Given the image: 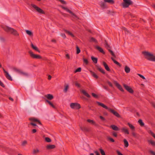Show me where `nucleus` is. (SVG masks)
<instances>
[{
	"label": "nucleus",
	"mask_w": 155,
	"mask_h": 155,
	"mask_svg": "<svg viewBox=\"0 0 155 155\" xmlns=\"http://www.w3.org/2000/svg\"><path fill=\"white\" fill-rule=\"evenodd\" d=\"M111 59L114 62L119 66V67H120L121 66V65L120 64V63H119L117 61H116L114 59V58H113L112 57L111 58Z\"/></svg>",
	"instance_id": "27"
},
{
	"label": "nucleus",
	"mask_w": 155,
	"mask_h": 155,
	"mask_svg": "<svg viewBox=\"0 0 155 155\" xmlns=\"http://www.w3.org/2000/svg\"><path fill=\"white\" fill-rule=\"evenodd\" d=\"M27 141L26 140L24 141L22 143V146H24L25 145L27 144Z\"/></svg>",
	"instance_id": "50"
},
{
	"label": "nucleus",
	"mask_w": 155,
	"mask_h": 155,
	"mask_svg": "<svg viewBox=\"0 0 155 155\" xmlns=\"http://www.w3.org/2000/svg\"><path fill=\"white\" fill-rule=\"evenodd\" d=\"M125 71L126 73H129L130 71V68L127 66H126L124 68Z\"/></svg>",
	"instance_id": "31"
},
{
	"label": "nucleus",
	"mask_w": 155,
	"mask_h": 155,
	"mask_svg": "<svg viewBox=\"0 0 155 155\" xmlns=\"http://www.w3.org/2000/svg\"><path fill=\"white\" fill-rule=\"evenodd\" d=\"M68 88V85H67L65 86V88L64 90V92L65 93H66L67 91Z\"/></svg>",
	"instance_id": "43"
},
{
	"label": "nucleus",
	"mask_w": 155,
	"mask_h": 155,
	"mask_svg": "<svg viewBox=\"0 0 155 155\" xmlns=\"http://www.w3.org/2000/svg\"><path fill=\"white\" fill-rule=\"evenodd\" d=\"M55 147V146L54 145H49L47 146V148L48 149H51L54 148Z\"/></svg>",
	"instance_id": "26"
},
{
	"label": "nucleus",
	"mask_w": 155,
	"mask_h": 155,
	"mask_svg": "<svg viewBox=\"0 0 155 155\" xmlns=\"http://www.w3.org/2000/svg\"><path fill=\"white\" fill-rule=\"evenodd\" d=\"M97 69L100 72L103 73L104 74H105V73L104 71V70L101 67L98 66L97 67Z\"/></svg>",
	"instance_id": "23"
},
{
	"label": "nucleus",
	"mask_w": 155,
	"mask_h": 155,
	"mask_svg": "<svg viewBox=\"0 0 155 155\" xmlns=\"http://www.w3.org/2000/svg\"><path fill=\"white\" fill-rule=\"evenodd\" d=\"M150 153L152 155H155V152L153 151L150 150Z\"/></svg>",
	"instance_id": "60"
},
{
	"label": "nucleus",
	"mask_w": 155,
	"mask_h": 155,
	"mask_svg": "<svg viewBox=\"0 0 155 155\" xmlns=\"http://www.w3.org/2000/svg\"><path fill=\"white\" fill-rule=\"evenodd\" d=\"M65 56H66V58L68 59H70V56H69V54H66Z\"/></svg>",
	"instance_id": "58"
},
{
	"label": "nucleus",
	"mask_w": 155,
	"mask_h": 155,
	"mask_svg": "<svg viewBox=\"0 0 155 155\" xmlns=\"http://www.w3.org/2000/svg\"><path fill=\"white\" fill-rule=\"evenodd\" d=\"M80 129L82 131L84 132H87L89 131V129L86 127H81Z\"/></svg>",
	"instance_id": "16"
},
{
	"label": "nucleus",
	"mask_w": 155,
	"mask_h": 155,
	"mask_svg": "<svg viewBox=\"0 0 155 155\" xmlns=\"http://www.w3.org/2000/svg\"><path fill=\"white\" fill-rule=\"evenodd\" d=\"M132 135L134 137H136V133L134 132H132Z\"/></svg>",
	"instance_id": "63"
},
{
	"label": "nucleus",
	"mask_w": 155,
	"mask_h": 155,
	"mask_svg": "<svg viewBox=\"0 0 155 155\" xmlns=\"http://www.w3.org/2000/svg\"><path fill=\"white\" fill-rule=\"evenodd\" d=\"M96 48L100 52L104 54H105V52L104 51L103 49L101 48V47H99V46H96Z\"/></svg>",
	"instance_id": "17"
},
{
	"label": "nucleus",
	"mask_w": 155,
	"mask_h": 155,
	"mask_svg": "<svg viewBox=\"0 0 155 155\" xmlns=\"http://www.w3.org/2000/svg\"><path fill=\"white\" fill-rule=\"evenodd\" d=\"M3 28L5 31L10 33L15 36L18 37L19 36V34L18 32L13 28L6 26L4 27Z\"/></svg>",
	"instance_id": "1"
},
{
	"label": "nucleus",
	"mask_w": 155,
	"mask_h": 155,
	"mask_svg": "<svg viewBox=\"0 0 155 155\" xmlns=\"http://www.w3.org/2000/svg\"><path fill=\"white\" fill-rule=\"evenodd\" d=\"M62 8L66 10L68 12L70 13L75 18H78L77 16L72 12L71 11L69 10L68 8L65 7H62Z\"/></svg>",
	"instance_id": "12"
},
{
	"label": "nucleus",
	"mask_w": 155,
	"mask_h": 155,
	"mask_svg": "<svg viewBox=\"0 0 155 155\" xmlns=\"http://www.w3.org/2000/svg\"><path fill=\"white\" fill-rule=\"evenodd\" d=\"M112 135L114 136L115 137H117V133L116 132H112Z\"/></svg>",
	"instance_id": "52"
},
{
	"label": "nucleus",
	"mask_w": 155,
	"mask_h": 155,
	"mask_svg": "<svg viewBox=\"0 0 155 155\" xmlns=\"http://www.w3.org/2000/svg\"><path fill=\"white\" fill-rule=\"evenodd\" d=\"M104 2H107L110 4H113L115 2L114 0H104Z\"/></svg>",
	"instance_id": "22"
},
{
	"label": "nucleus",
	"mask_w": 155,
	"mask_h": 155,
	"mask_svg": "<svg viewBox=\"0 0 155 155\" xmlns=\"http://www.w3.org/2000/svg\"><path fill=\"white\" fill-rule=\"evenodd\" d=\"M75 85L78 87H80V84L77 82H75Z\"/></svg>",
	"instance_id": "61"
},
{
	"label": "nucleus",
	"mask_w": 155,
	"mask_h": 155,
	"mask_svg": "<svg viewBox=\"0 0 155 155\" xmlns=\"http://www.w3.org/2000/svg\"><path fill=\"white\" fill-rule=\"evenodd\" d=\"M64 31L68 35L71 36L72 37H74V35L70 31H68L66 30H64Z\"/></svg>",
	"instance_id": "34"
},
{
	"label": "nucleus",
	"mask_w": 155,
	"mask_h": 155,
	"mask_svg": "<svg viewBox=\"0 0 155 155\" xmlns=\"http://www.w3.org/2000/svg\"><path fill=\"white\" fill-rule=\"evenodd\" d=\"M46 101L48 103V104L51 107H52L53 108H55V106L53 104L51 103L50 101L48 100H47Z\"/></svg>",
	"instance_id": "36"
},
{
	"label": "nucleus",
	"mask_w": 155,
	"mask_h": 155,
	"mask_svg": "<svg viewBox=\"0 0 155 155\" xmlns=\"http://www.w3.org/2000/svg\"><path fill=\"white\" fill-rule=\"evenodd\" d=\"M127 125H128L130 128L131 130H135V128L134 127L132 124H130L129 123H127Z\"/></svg>",
	"instance_id": "28"
},
{
	"label": "nucleus",
	"mask_w": 155,
	"mask_h": 155,
	"mask_svg": "<svg viewBox=\"0 0 155 155\" xmlns=\"http://www.w3.org/2000/svg\"><path fill=\"white\" fill-rule=\"evenodd\" d=\"M81 68H78L74 72L76 73L77 72H80L81 71Z\"/></svg>",
	"instance_id": "47"
},
{
	"label": "nucleus",
	"mask_w": 155,
	"mask_h": 155,
	"mask_svg": "<svg viewBox=\"0 0 155 155\" xmlns=\"http://www.w3.org/2000/svg\"><path fill=\"white\" fill-rule=\"evenodd\" d=\"M142 53L145 58L147 60L155 62V56L153 54L147 51H143Z\"/></svg>",
	"instance_id": "3"
},
{
	"label": "nucleus",
	"mask_w": 155,
	"mask_h": 155,
	"mask_svg": "<svg viewBox=\"0 0 155 155\" xmlns=\"http://www.w3.org/2000/svg\"><path fill=\"white\" fill-rule=\"evenodd\" d=\"M20 74L23 75L25 76H28V74L27 73L25 72H24L21 70V71L20 73Z\"/></svg>",
	"instance_id": "40"
},
{
	"label": "nucleus",
	"mask_w": 155,
	"mask_h": 155,
	"mask_svg": "<svg viewBox=\"0 0 155 155\" xmlns=\"http://www.w3.org/2000/svg\"><path fill=\"white\" fill-rule=\"evenodd\" d=\"M87 121L89 123H90L91 124L94 125L95 126H96L97 125V124H96V122L93 120H91L90 119H87Z\"/></svg>",
	"instance_id": "25"
},
{
	"label": "nucleus",
	"mask_w": 155,
	"mask_h": 155,
	"mask_svg": "<svg viewBox=\"0 0 155 155\" xmlns=\"http://www.w3.org/2000/svg\"><path fill=\"white\" fill-rule=\"evenodd\" d=\"M123 142L124 143V147H127L129 146V143L127 141L124 139L123 140Z\"/></svg>",
	"instance_id": "21"
},
{
	"label": "nucleus",
	"mask_w": 155,
	"mask_h": 155,
	"mask_svg": "<svg viewBox=\"0 0 155 155\" xmlns=\"http://www.w3.org/2000/svg\"><path fill=\"white\" fill-rule=\"evenodd\" d=\"M113 82L120 90L122 92L124 91V90L121 86L118 83L117 81H113Z\"/></svg>",
	"instance_id": "9"
},
{
	"label": "nucleus",
	"mask_w": 155,
	"mask_h": 155,
	"mask_svg": "<svg viewBox=\"0 0 155 155\" xmlns=\"http://www.w3.org/2000/svg\"><path fill=\"white\" fill-rule=\"evenodd\" d=\"M45 140L46 141L48 142H50L51 141V139L48 137H45Z\"/></svg>",
	"instance_id": "46"
},
{
	"label": "nucleus",
	"mask_w": 155,
	"mask_h": 155,
	"mask_svg": "<svg viewBox=\"0 0 155 155\" xmlns=\"http://www.w3.org/2000/svg\"><path fill=\"white\" fill-rule=\"evenodd\" d=\"M92 96L93 97H94L95 98L97 97H98L97 95L94 93H92Z\"/></svg>",
	"instance_id": "55"
},
{
	"label": "nucleus",
	"mask_w": 155,
	"mask_h": 155,
	"mask_svg": "<svg viewBox=\"0 0 155 155\" xmlns=\"http://www.w3.org/2000/svg\"><path fill=\"white\" fill-rule=\"evenodd\" d=\"M150 153L152 155H155V152L153 151L150 150Z\"/></svg>",
	"instance_id": "59"
},
{
	"label": "nucleus",
	"mask_w": 155,
	"mask_h": 155,
	"mask_svg": "<svg viewBox=\"0 0 155 155\" xmlns=\"http://www.w3.org/2000/svg\"><path fill=\"white\" fill-rule=\"evenodd\" d=\"M81 93L85 96H86L88 98H90L91 97L90 95L86 92V91L84 90H82L81 91Z\"/></svg>",
	"instance_id": "14"
},
{
	"label": "nucleus",
	"mask_w": 155,
	"mask_h": 155,
	"mask_svg": "<svg viewBox=\"0 0 155 155\" xmlns=\"http://www.w3.org/2000/svg\"><path fill=\"white\" fill-rule=\"evenodd\" d=\"M138 75L139 76L140 78H142L143 79H145V78L144 77V76H143V75L140 74H138Z\"/></svg>",
	"instance_id": "53"
},
{
	"label": "nucleus",
	"mask_w": 155,
	"mask_h": 155,
	"mask_svg": "<svg viewBox=\"0 0 155 155\" xmlns=\"http://www.w3.org/2000/svg\"><path fill=\"white\" fill-rule=\"evenodd\" d=\"M138 122L139 124H140V125L141 126H144V124L142 121V120H141V119L139 120L138 121Z\"/></svg>",
	"instance_id": "39"
},
{
	"label": "nucleus",
	"mask_w": 155,
	"mask_h": 155,
	"mask_svg": "<svg viewBox=\"0 0 155 155\" xmlns=\"http://www.w3.org/2000/svg\"><path fill=\"white\" fill-rule=\"evenodd\" d=\"M121 132L124 133L125 134H129V132L128 128L126 127H122L121 129Z\"/></svg>",
	"instance_id": "13"
},
{
	"label": "nucleus",
	"mask_w": 155,
	"mask_h": 155,
	"mask_svg": "<svg viewBox=\"0 0 155 155\" xmlns=\"http://www.w3.org/2000/svg\"><path fill=\"white\" fill-rule=\"evenodd\" d=\"M76 48L77 49V54H78L80 52L81 50L78 46H76Z\"/></svg>",
	"instance_id": "44"
},
{
	"label": "nucleus",
	"mask_w": 155,
	"mask_h": 155,
	"mask_svg": "<svg viewBox=\"0 0 155 155\" xmlns=\"http://www.w3.org/2000/svg\"><path fill=\"white\" fill-rule=\"evenodd\" d=\"M101 6L103 8H105L106 7V5L104 2H102L101 3Z\"/></svg>",
	"instance_id": "45"
},
{
	"label": "nucleus",
	"mask_w": 155,
	"mask_h": 155,
	"mask_svg": "<svg viewBox=\"0 0 155 155\" xmlns=\"http://www.w3.org/2000/svg\"><path fill=\"white\" fill-rule=\"evenodd\" d=\"M58 1L60 2H61V3L64 4H66V2L65 1H64V0H58Z\"/></svg>",
	"instance_id": "51"
},
{
	"label": "nucleus",
	"mask_w": 155,
	"mask_h": 155,
	"mask_svg": "<svg viewBox=\"0 0 155 155\" xmlns=\"http://www.w3.org/2000/svg\"><path fill=\"white\" fill-rule=\"evenodd\" d=\"M107 83L108 84V85H109L111 87H113V84H112L111 83V82H110V81H108L107 82Z\"/></svg>",
	"instance_id": "54"
},
{
	"label": "nucleus",
	"mask_w": 155,
	"mask_h": 155,
	"mask_svg": "<svg viewBox=\"0 0 155 155\" xmlns=\"http://www.w3.org/2000/svg\"><path fill=\"white\" fill-rule=\"evenodd\" d=\"M121 5L123 8H125L129 7V5L133 4V2L131 0H123Z\"/></svg>",
	"instance_id": "6"
},
{
	"label": "nucleus",
	"mask_w": 155,
	"mask_h": 155,
	"mask_svg": "<svg viewBox=\"0 0 155 155\" xmlns=\"http://www.w3.org/2000/svg\"><path fill=\"white\" fill-rule=\"evenodd\" d=\"M90 72L91 73V75L94 78L97 79L98 78V76L94 72L92 71H90Z\"/></svg>",
	"instance_id": "30"
},
{
	"label": "nucleus",
	"mask_w": 155,
	"mask_h": 155,
	"mask_svg": "<svg viewBox=\"0 0 155 155\" xmlns=\"http://www.w3.org/2000/svg\"><path fill=\"white\" fill-rule=\"evenodd\" d=\"M12 69L14 71L16 72L19 74H20V73L21 71V70L18 69L15 67L13 68Z\"/></svg>",
	"instance_id": "32"
},
{
	"label": "nucleus",
	"mask_w": 155,
	"mask_h": 155,
	"mask_svg": "<svg viewBox=\"0 0 155 155\" xmlns=\"http://www.w3.org/2000/svg\"><path fill=\"white\" fill-rule=\"evenodd\" d=\"M97 103L98 104L104 108L108 110L111 113L113 114L115 116L117 117L120 118V115L116 111H115L114 110L111 109L110 108H108L107 106L104 104H103L99 102H97Z\"/></svg>",
	"instance_id": "2"
},
{
	"label": "nucleus",
	"mask_w": 155,
	"mask_h": 155,
	"mask_svg": "<svg viewBox=\"0 0 155 155\" xmlns=\"http://www.w3.org/2000/svg\"><path fill=\"white\" fill-rule=\"evenodd\" d=\"M83 61L84 63L87 64L88 63V61L87 59L83 58Z\"/></svg>",
	"instance_id": "49"
},
{
	"label": "nucleus",
	"mask_w": 155,
	"mask_h": 155,
	"mask_svg": "<svg viewBox=\"0 0 155 155\" xmlns=\"http://www.w3.org/2000/svg\"><path fill=\"white\" fill-rule=\"evenodd\" d=\"M0 85L2 87H5V86L3 83L0 80Z\"/></svg>",
	"instance_id": "56"
},
{
	"label": "nucleus",
	"mask_w": 155,
	"mask_h": 155,
	"mask_svg": "<svg viewBox=\"0 0 155 155\" xmlns=\"http://www.w3.org/2000/svg\"><path fill=\"white\" fill-rule=\"evenodd\" d=\"M117 152L118 155H123L119 151L117 150Z\"/></svg>",
	"instance_id": "64"
},
{
	"label": "nucleus",
	"mask_w": 155,
	"mask_h": 155,
	"mask_svg": "<svg viewBox=\"0 0 155 155\" xmlns=\"http://www.w3.org/2000/svg\"><path fill=\"white\" fill-rule=\"evenodd\" d=\"M110 127L112 128L115 131H118L120 130L117 126L114 125H111Z\"/></svg>",
	"instance_id": "18"
},
{
	"label": "nucleus",
	"mask_w": 155,
	"mask_h": 155,
	"mask_svg": "<svg viewBox=\"0 0 155 155\" xmlns=\"http://www.w3.org/2000/svg\"><path fill=\"white\" fill-rule=\"evenodd\" d=\"M107 139L108 140L110 141L111 142H114V140L109 136H107Z\"/></svg>",
	"instance_id": "37"
},
{
	"label": "nucleus",
	"mask_w": 155,
	"mask_h": 155,
	"mask_svg": "<svg viewBox=\"0 0 155 155\" xmlns=\"http://www.w3.org/2000/svg\"><path fill=\"white\" fill-rule=\"evenodd\" d=\"M123 86L125 89L129 93H133L134 91L132 88L130 86H128L126 84H124Z\"/></svg>",
	"instance_id": "10"
},
{
	"label": "nucleus",
	"mask_w": 155,
	"mask_h": 155,
	"mask_svg": "<svg viewBox=\"0 0 155 155\" xmlns=\"http://www.w3.org/2000/svg\"><path fill=\"white\" fill-rule=\"evenodd\" d=\"M61 35L63 38H66V35L62 33L61 34Z\"/></svg>",
	"instance_id": "57"
},
{
	"label": "nucleus",
	"mask_w": 155,
	"mask_h": 155,
	"mask_svg": "<svg viewBox=\"0 0 155 155\" xmlns=\"http://www.w3.org/2000/svg\"><path fill=\"white\" fill-rule=\"evenodd\" d=\"M29 120L31 121V122L30 123V124L33 126H35L34 127L35 128H36V127H38V126L36 125V124L35 123V122H37L38 124L39 125H42L41 123L39 120L35 117H33L30 118Z\"/></svg>",
	"instance_id": "4"
},
{
	"label": "nucleus",
	"mask_w": 155,
	"mask_h": 155,
	"mask_svg": "<svg viewBox=\"0 0 155 155\" xmlns=\"http://www.w3.org/2000/svg\"><path fill=\"white\" fill-rule=\"evenodd\" d=\"M108 51H109L111 53V54L114 57H115V55L113 52L110 49H109Z\"/></svg>",
	"instance_id": "48"
},
{
	"label": "nucleus",
	"mask_w": 155,
	"mask_h": 155,
	"mask_svg": "<svg viewBox=\"0 0 155 155\" xmlns=\"http://www.w3.org/2000/svg\"><path fill=\"white\" fill-rule=\"evenodd\" d=\"M102 155H105V154L104 150L101 148L99 149Z\"/></svg>",
	"instance_id": "42"
},
{
	"label": "nucleus",
	"mask_w": 155,
	"mask_h": 155,
	"mask_svg": "<svg viewBox=\"0 0 155 155\" xmlns=\"http://www.w3.org/2000/svg\"><path fill=\"white\" fill-rule=\"evenodd\" d=\"M148 142L151 144L153 146H155V141L152 140H148Z\"/></svg>",
	"instance_id": "35"
},
{
	"label": "nucleus",
	"mask_w": 155,
	"mask_h": 155,
	"mask_svg": "<svg viewBox=\"0 0 155 155\" xmlns=\"http://www.w3.org/2000/svg\"><path fill=\"white\" fill-rule=\"evenodd\" d=\"M91 59L94 63H97V58L92 56L91 57Z\"/></svg>",
	"instance_id": "29"
},
{
	"label": "nucleus",
	"mask_w": 155,
	"mask_h": 155,
	"mask_svg": "<svg viewBox=\"0 0 155 155\" xmlns=\"http://www.w3.org/2000/svg\"><path fill=\"white\" fill-rule=\"evenodd\" d=\"M45 97L49 100H51L53 98V96L50 94H48L45 96Z\"/></svg>",
	"instance_id": "24"
},
{
	"label": "nucleus",
	"mask_w": 155,
	"mask_h": 155,
	"mask_svg": "<svg viewBox=\"0 0 155 155\" xmlns=\"http://www.w3.org/2000/svg\"><path fill=\"white\" fill-rule=\"evenodd\" d=\"M104 45L105 47L108 50H109V49H110V47L106 41H105Z\"/></svg>",
	"instance_id": "33"
},
{
	"label": "nucleus",
	"mask_w": 155,
	"mask_h": 155,
	"mask_svg": "<svg viewBox=\"0 0 155 155\" xmlns=\"http://www.w3.org/2000/svg\"><path fill=\"white\" fill-rule=\"evenodd\" d=\"M103 64L104 67L105 68L107 71H110V68H109L107 64L106 63V62H105L104 61H103Z\"/></svg>",
	"instance_id": "15"
},
{
	"label": "nucleus",
	"mask_w": 155,
	"mask_h": 155,
	"mask_svg": "<svg viewBox=\"0 0 155 155\" xmlns=\"http://www.w3.org/2000/svg\"><path fill=\"white\" fill-rule=\"evenodd\" d=\"M31 46L33 49L38 52L40 53V51L38 48L36 46H34L32 43H31Z\"/></svg>",
	"instance_id": "20"
},
{
	"label": "nucleus",
	"mask_w": 155,
	"mask_h": 155,
	"mask_svg": "<svg viewBox=\"0 0 155 155\" xmlns=\"http://www.w3.org/2000/svg\"><path fill=\"white\" fill-rule=\"evenodd\" d=\"M39 152V150L38 149H34L33 150V153L36 154L38 153Z\"/></svg>",
	"instance_id": "41"
},
{
	"label": "nucleus",
	"mask_w": 155,
	"mask_h": 155,
	"mask_svg": "<svg viewBox=\"0 0 155 155\" xmlns=\"http://www.w3.org/2000/svg\"><path fill=\"white\" fill-rule=\"evenodd\" d=\"M29 53L31 57L33 58L40 59L42 58L40 55L34 54L31 51H29Z\"/></svg>",
	"instance_id": "8"
},
{
	"label": "nucleus",
	"mask_w": 155,
	"mask_h": 155,
	"mask_svg": "<svg viewBox=\"0 0 155 155\" xmlns=\"http://www.w3.org/2000/svg\"><path fill=\"white\" fill-rule=\"evenodd\" d=\"M31 5L34 8L35 10L38 13L41 14H45V12L44 10L36 5L32 4H31Z\"/></svg>",
	"instance_id": "5"
},
{
	"label": "nucleus",
	"mask_w": 155,
	"mask_h": 155,
	"mask_svg": "<svg viewBox=\"0 0 155 155\" xmlns=\"http://www.w3.org/2000/svg\"><path fill=\"white\" fill-rule=\"evenodd\" d=\"M2 69L4 72L5 73V75L6 77L8 79L11 81H12V79L10 75L8 74V72L6 71L4 68H3Z\"/></svg>",
	"instance_id": "11"
},
{
	"label": "nucleus",
	"mask_w": 155,
	"mask_h": 155,
	"mask_svg": "<svg viewBox=\"0 0 155 155\" xmlns=\"http://www.w3.org/2000/svg\"><path fill=\"white\" fill-rule=\"evenodd\" d=\"M25 31L26 33L30 36L32 37L33 36V33L31 31L26 30Z\"/></svg>",
	"instance_id": "19"
},
{
	"label": "nucleus",
	"mask_w": 155,
	"mask_h": 155,
	"mask_svg": "<svg viewBox=\"0 0 155 155\" xmlns=\"http://www.w3.org/2000/svg\"><path fill=\"white\" fill-rule=\"evenodd\" d=\"M37 132V130L36 129H33L32 130V133L34 134L35 133Z\"/></svg>",
	"instance_id": "62"
},
{
	"label": "nucleus",
	"mask_w": 155,
	"mask_h": 155,
	"mask_svg": "<svg viewBox=\"0 0 155 155\" xmlns=\"http://www.w3.org/2000/svg\"><path fill=\"white\" fill-rule=\"evenodd\" d=\"M89 41L90 42H94L96 43H97V41L96 39L93 37H91L90 38Z\"/></svg>",
	"instance_id": "38"
},
{
	"label": "nucleus",
	"mask_w": 155,
	"mask_h": 155,
	"mask_svg": "<svg viewBox=\"0 0 155 155\" xmlns=\"http://www.w3.org/2000/svg\"><path fill=\"white\" fill-rule=\"evenodd\" d=\"M71 108L74 109H78L81 108L80 104L77 103H71L70 105Z\"/></svg>",
	"instance_id": "7"
}]
</instances>
